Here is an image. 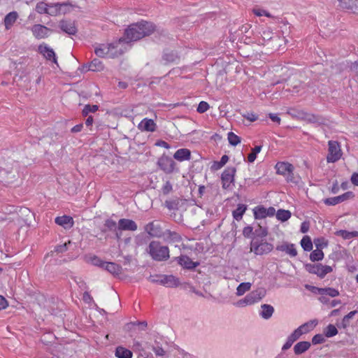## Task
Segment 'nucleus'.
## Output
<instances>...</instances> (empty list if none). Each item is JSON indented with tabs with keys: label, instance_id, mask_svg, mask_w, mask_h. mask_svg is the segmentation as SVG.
I'll return each mask as SVG.
<instances>
[{
	"label": "nucleus",
	"instance_id": "338daca9",
	"mask_svg": "<svg viewBox=\"0 0 358 358\" xmlns=\"http://www.w3.org/2000/svg\"><path fill=\"white\" fill-rule=\"evenodd\" d=\"M294 343V342L292 341V339H291L289 337H288L286 343L283 345V346L282 348V350L285 351V350L289 349Z\"/></svg>",
	"mask_w": 358,
	"mask_h": 358
},
{
	"label": "nucleus",
	"instance_id": "f8f14e48",
	"mask_svg": "<svg viewBox=\"0 0 358 358\" xmlns=\"http://www.w3.org/2000/svg\"><path fill=\"white\" fill-rule=\"evenodd\" d=\"M138 226L136 223L129 219L122 218L118 222V229L123 231H132L137 230Z\"/></svg>",
	"mask_w": 358,
	"mask_h": 358
},
{
	"label": "nucleus",
	"instance_id": "79ce46f5",
	"mask_svg": "<svg viewBox=\"0 0 358 358\" xmlns=\"http://www.w3.org/2000/svg\"><path fill=\"white\" fill-rule=\"evenodd\" d=\"M99 110V106L97 105H90L87 104L84 106V108L82 111V115L85 117L88 116L89 113H95Z\"/></svg>",
	"mask_w": 358,
	"mask_h": 358
},
{
	"label": "nucleus",
	"instance_id": "a18cd8bd",
	"mask_svg": "<svg viewBox=\"0 0 358 358\" xmlns=\"http://www.w3.org/2000/svg\"><path fill=\"white\" fill-rule=\"evenodd\" d=\"M89 262L94 266H96L101 268H103L105 266V262H103L101 259L98 257L97 256H92L90 258Z\"/></svg>",
	"mask_w": 358,
	"mask_h": 358
},
{
	"label": "nucleus",
	"instance_id": "774afa93",
	"mask_svg": "<svg viewBox=\"0 0 358 358\" xmlns=\"http://www.w3.org/2000/svg\"><path fill=\"white\" fill-rule=\"evenodd\" d=\"M269 118L273 122L277 123L278 124H280V118L278 117V114L275 113H269L268 114Z\"/></svg>",
	"mask_w": 358,
	"mask_h": 358
},
{
	"label": "nucleus",
	"instance_id": "e433bc0d",
	"mask_svg": "<svg viewBox=\"0 0 358 358\" xmlns=\"http://www.w3.org/2000/svg\"><path fill=\"white\" fill-rule=\"evenodd\" d=\"M163 59L169 63L176 62L179 60V57L177 53L173 51L164 52L163 55Z\"/></svg>",
	"mask_w": 358,
	"mask_h": 358
},
{
	"label": "nucleus",
	"instance_id": "37998d69",
	"mask_svg": "<svg viewBox=\"0 0 358 358\" xmlns=\"http://www.w3.org/2000/svg\"><path fill=\"white\" fill-rule=\"evenodd\" d=\"M261 145H256L252 150V152L248 156V161L250 163H252L257 158V155L262 150Z\"/></svg>",
	"mask_w": 358,
	"mask_h": 358
},
{
	"label": "nucleus",
	"instance_id": "864d4df0",
	"mask_svg": "<svg viewBox=\"0 0 358 358\" xmlns=\"http://www.w3.org/2000/svg\"><path fill=\"white\" fill-rule=\"evenodd\" d=\"M314 243L317 249L322 250V248H326L327 246V243L323 238L314 239Z\"/></svg>",
	"mask_w": 358,
	"mask_h": 358
},
{
	"label": "nucleus",
	"instance_id": "6e6d98bb",
	"mask_svg": "<svg viewBox=\"0 0 358 358\" xmlns=\"http://www.w3.org/2000/svg\"><path fill=\"white\" fill-rule=\"evenodd\" d=\"M301 335H303V334L301 331V329L297 328L288 337H289L294 342H295L301 337Z\"/></svg>",
	"mask_w": 358,
	"mask_h": 358
},
{
	"label": "nucleus",
	"instance_id": "dca6fc26",
	"mask_svg": "<svg viewBox=\"0 0 358 358\" xmlns=\"http://www.w3.org/2000/svg\"><path fill=\"white\" fill-rule=\"evenodd\" d=\"M178 259V263L183 268L187 269H194L199 265V262H193L188 256L181 255Z\"/></svg>",
	"mask_w": 358,
	"mask_h": 358
},
{
	"label": "nucleus",
	"instance_id": "ea45409f",
	"mask_svg": "<svg viewBox=\"0 0 358 358\" xmlns=\"http://www.w3.org/2000/svg\"><path fill=\"white\" fill-rule=\"evenodd\" d=\"M324 258V252L320 249H316L310 254V259L312 262H318Z\"/></svg>",
	"mask_w": 358,
	"mask_h": 358
},
{
	"label": "nucleus",
	"instance_id": "603ef678",
	"mask_svg": "<svg viewBox=\"0 0 358 358\" xmlns=\"http://www.w3.org/2000/svg\"><path fill=\"white\" fill-rule=\"evenodd\" d=\"M104 226L110 231H115L117 229V223L111 219L105 221Z\"/></svg>",
	"mask_w": 358,
	"mask_h": 358
},
{
	"label": "nucleus",
	"instance_id": "ddd939ff",
	"mask_svg": "<svg viewBox=\"0 0 358 358\" xmlns=\"http://www.w3.org/2000/svg\"><path fill=\"white\" fill-rule=\"evenodd\" d=\"M317 290V294L321 296L320 297V300L322 303H327V301H323L325 299V296L335 297L338 296L339 292L332 287H326V288H316Z\"/></svg>",
	"mask_w": 358,
	"mask_h": 358
},
{
	"label": "nucleus",
	"instance_id": "09e8293b",
	"mask_svg": "<svg viewBox=\"0 0 358 358\" xmlns=\"http://www.w3.org/2000/svg\"><path fill=\"white\" fill-rule=\"evenodd\" d=\"M258 229H256L254 231V235L256 237L259 238H264L266 237L268 234V230L265 227H262V226L259 225Z\"/></svg>",
	"mask_w": 358,
	"mask_h": 358
},
{
	"label": "nucleus",
	"instance_id": "6ab92c4d",
	"mask_svg": "<svg viewBox=\"0 0 358 358\" xmlns=\"http://www.w3.org/2000/svg\"><path fill=\"white\" fill-rule=\"evenodd\" d=\"M115 48L113 43L101 44L94 50L95 54L99 57H104L110 54V50Z\"/></svg>",
	"mask_w": 358,
	"mask_h": 358
},
{
	"label": "nucleus",
	"instance_id": "58836bf2",
	"mask_svg": "<svg viewBox=\"0 0 358 358\" xmlns=\"http://www.w3.org/2000/svg\"><path fill=\"white\" fill-rule=\"evenodd\" d=\"M301 245L305 251H310L313 249V243L308 236H305L301 241Z\"/></svg>",
	"mask_w": 358,
	"mask_h": 358
},
{
	"label": "nucleus",
	"instance_id": "e2e57ef3",
	"mask_svg": "<svg viewBox=\"0 0 358 358\" xmlns=\"http://www.w3.org/2000/svg\"><path fill=\"white\" fill-rule=\"evenodd\" d=\"M262 311L261 313H273L274 308L268 304H264L262 306Z\"/></svg>",
	"mask_w": 358,
	"mask_h": 358
},
{
	"label": "nucleus",
	"instance_id": "4d7b16f0",
	"mask_svg": "<svg viewBox=\"0 0 358 358\" xmlns=\"http://www.w3.org/2000/svg\"><path fill=\"white\" fill-rule=\"evenodd\" d=\"M172 184L170 181H166L162 188L164 194H168L172 191Z\"/></svg>",
	"mask_w": 358,
	"mask_h": 358
},
{
	"label": "nucleus",
	"instance_id": "de8ad7c7",
	"mask_svg": "<svg viewBox=\"0 0 358 358\" xmlns=\"http://www.w3.org/2000/svg\"><path fill=\"white\" fill-rule=\"evenodd\" d=\"M325 336L323 334H315L312 338V343L313 345H318V344H322L326 341Z\"/></svg>",
	"mask_w": 358,
	"mask_h": 358
},
{
	"label": "nucleus",
	"instance_id": "9b49d317",
	"mask_svg": "<svg viewBox=\"0 0 358 358\" xmlns=\"http://www.w3.org/2000/svg\"><path fill=\"white\" fill-rule=\"evenodd\" d=\"M160 238H162L164 241L168 243H179L182 241V237L178 233L171 231L169 229L162 231Z\"/></svg>",
	"mask_w": 358,
	"mask_h": 358
},
{
	"label": "nucleus",
	"instance_id": "0e129e2a",
	"mask_svg": "<svg viewBox=\"0 0 358 358\" xmlns=\"http://www.w3.org/2000/svg\"><path fill=\"white\" fill-rule=\"evenodd\" d=\"M354 315H345L342 320V326L345 328L349 325L350 320L352 318Z\"/></svg>",
	"mask_w": 358,
	"mask_h": 358
},
{
	"label": "nucleus",
	"instance_id": "a211bd4d",
	"mask_svg": "<svg viewBox=\"0 0 358 358\" xmlns=\"http://www.w3.org/2000/svg\"><path fill=\"white\" fill-rule=\"evenodd\" d=\"M276 250L278 251L285 252L292 257L297 255L296 249L295 248V245L293 243H285L283 244L278 245L276 246Z\"/></svg>",
	"mask_w": 358,
	"mask_h": 358
},
{
	"label": "nucleus",
	"instance_id": "69168bd1",
	"mask_svg": "<svg viewBox=\"0 0 358 358\" xmlns=\"http://www.w3.org/2000/svg\"><path fill=\"white\" fill-rule=\"evenodd\" d=\"M152 350L157 356H163L165 355V351L159 346L153 347Z\"/></svg>",
	"mask_w": 358,
	"mask_h": 358
},
{
	"label": "nucleus",
	"instance_id": "f257e3e1",
	"mask_svg": "<svg viewBox=\"0 0 358 358\" xmlns=\"http://www.w3.org/2000/svg\"><path fill=\"white\" fill-rule=\"evenodd\" d=\"M155 30L152 22L141 21L130 25L124 32V40L127 42L136 41L146 36L150 35Z\"/></svg>",
	"mask_w": 358,
	"mask_h": 358
},
{
	"label": "nucleus",
	"instance_id": "1a4fd4ad",
	"mask_svg": "<svg viewBox=\"0 0 358 358\" xmlns=\"http://www.w3.org/2000/svg\"><path fill=\"white\" fill-rule=\"evenodd\" d=\"M354 194L352 192H347L341 195L327 198L324 200V203L327 206H335L342 203L346 200L353 198Z\"/></svg>",
	"mask_w": 358,
	"mask_h": 358
},
{
	"label": "nucleus",
	"instance_id": "f03ea898",
	"mask_svg": "<svg viewBox=\"0 0 358 358\" xmlns=\"http://www.w3.org/2000/svg\"><path fill=\"white\" fill-rule=\"evenodd\" d=\"M151 258L156 262H165L170 257V251L168 246L163 245L158 241H152L146 249Z\"/></svg>",
	"mask_w": 358,
	"mask_h": 358
},
{
	"label": "nucleus",
	"instance_id": "680f3d73",
	"mask_svg": "<svg viewBox=\"0 0 358 358\" xmlns=\"http://www.w3.org/2000/svg\"><path fill=\"white\" fill-rule=\"evenodd\" d=\"M243 117L250 122H255L258 119V116L254 113H247L244 114Z\"/></svg>",
	"mask_w": 358,
	"mask_h": 358
},
{
	"label": "nucleus",
	"instance_id": "72a5a7b5",
	"mask_svg": "<svg viewBox=\"0 0 358 358\" xmlns=\"http://www.w3.org/2000/svg\"><path fill=\"white\" fill-rule=\"evenodd\" d=\"M338 329L337 328L331 324H328L325 328L323 329L324 335L327 338H331L336 335L338 334Z\"/></svg>",
	"mask_w": 358,
	"mask_h": 358
},
{
	"label": "nucleus",
	"instance_id": "20e7f679",
	"mask_svg": "<svg viewBox=\"0 0 358 358\" xmlns=\"http://www.w3.org/2000/svg\"><path fill=\"white\" fill-rule=\"evenodd\" d=\"M273 248V245L263 240L259 241L254 238L250 243V251L257 255H263L269 253Z\"/></svg>",
	"mask_w": 358,
	"mask_h": 358
},
{
	"label": "nucleus",
	"instance_id": "7c9ffc66",
	"mask_svg": "<svg viewBox=\"0 0 358 358\" xmlns=\"http://www.w3.org/2000/svg\"><path fill=\"white\" fill-rule=\"evenodd\" d=\"M247 210V206L243 203H239L237 206L236 209H235L233 213V217L237 221H240L245 210Z\"/></svg>",
	"mask_w": 358,
	"mask_h": 358
},
{
	"label": "nucleus",
	"instance_id": "8fccbe9b",
	"mask_svg": "<svg viewBox=\"0 0 358 358\" xmlns=\"http://www.w3.org/2000/svg\"><path fill=\"white\" fill-rule=\"evenodd\" d=\"M294 169H291L290 171H289L286 174V176H285V180L287 182H292L294 184H297L298 180H296V178L295 177V176L294 174Z\"/></svg>",
	"mask_w": 358,
	"mask_h": 358
},
{
	"label": "nucleus",
	"instance_id": "c9c22d12",
	"mask_svg": "<svg viewBox=\"0 0 358 358\" xmlns=\"http://www.w3.org/2000/svg\"><path fill=\"white\" fill-rule=\"evenodd\" d=\"M103 69V65L102 62L99 59H94L89 64H88V70L92 71H99Z\"/></svg>",
	"mask_w": 358,
	"mask_h": 358
},
{
	"label": "nucleus",
	"instance_id": "aec40b11",
	"mask_svg": "<svg viewBox=\"0 0 358 358\" xmlns=\"http://www.w3.org/2000/svg\"><path fill=\"white\" fill-rule=\"evenodd\" d=\"M57 224L63 227L64 229H70L73 225V217L69 215L57 217L55 220Z\"/></svg>",
	"mask_w": 358,
	"mask_h": 358
},
{
	"label": "nucleus",
	"instance_id": "3c124183",
	"mask_svg": "<svg viewBox=\"0 0 358 358\" xmlns=\"http://www.w3.org/2000/svg\"><path fill=\"white\" fill-rule=\"evenodd\" d=\"M209 108V104L207 102L202 101L199 103L196 111L199 113H203L206 112Z\"/></svg>",
	"mask_w": 358,
	"mask_h": 358
},
{
	"label": "nucleus",
	"instance_id": "393cba45",
	"mask_svg": "<svg viewBox=\"0 0 358 358\" xmlns=\"http://www.w3.org/2000/svg\"><path fill=\"white\" fill-rule=\"evenodd\" d=\"M311 346L308 341H300L297 343L294 347V354L299 355L307 351Z\"/></svg>",
	"mask_w": 358,
	"mask_h": 358
},
{
	"label": "nucleus",
	"instance_id": "f3484780",
	"mask_svg": "<svg viewBox=\"0 0 358 358\" xmlns=\"http://www.w3.org/2000/svg\"><path fill=\"white\" fill-rule=\"evenodd\" d=\"M34 36L37 38H44L48 36L50 29L42 24H34L31 28Z\"/></svg>",
	"mask_w": 358,
	"mask_h": 358
},
{
	"label": "nucleus",
	"instance_id": "bf43d9fd",
	"mask_svg": "<svg viewBox=\"0 0 358 358\" xmlns=\"http://www.w3.org/2000/svg\"><path fill=\"white\" fill-rule=\"evenodd\" d=\"M136 321L130 322L124 326V330L127 332H130L134 329H136Z\"/></svg>",
	"mask_w": 358,
	"mask_h": 358
},
{
	"label": "nucleus",
	"instance_id": "c85d7f7f",
	"mask_svg": "<svg viewBox=\"0 0 358 358\" xmlns=\"http://www.w3.org/2000/svg\"><path fill=\"white\" fill-rule=\"evenodd\" d=\"M103 268L113 275L120 274L122 271L121 266L114 262H106Z\"/></svg>",
	"mask_w": 358,
	"mask_h": 358
},
{
	"label": "nucleus",
	"instance_id": "4468645a",
	"mask_svg": "<svg viewBox=\"0 0 358 358\" xmlns=\"http://www.w3.org/2000/svg\"><path fill=\"white\" fill-rule=\"evenodd\" d=\"M59 27L64 32L69 35H75L78 31L75 22L71 20L60 21Z\"/></svg>",
	"mask_w": 358,
	"mask_h": 358
},
{
	"label": "nucleus",
	"instance_id": "bb28decb",
	"mask_svg": "<svg viewBox=\"0 0 358 358\" xmlns=\"http://www.w3.org/2000/svg\"><path fill=\"white\" fill-rule=\"evenodd\" d=\"M317 324L318 320L317 319H314L303 324L298 328L301 329V331L302 332L303 334H305L312 331Z\"/></svg>",
	"mask_w": 358,
	"mask_h": 358
},
{
	"label": "nucleus",
	"instance_id": "4c0bfd02",
	"mask_svg": "<svg viewBox=\"0 0 358 358\" xmlns=\"http://www.w3.org/2000/svg\"><path fill=\"white\" fill-rule=\"evenodd\" d=\"M291 215V212L287 210L280 209L276 212V218L282 222L288 220Z\"/></svg>",
	"mask_w": 358,
	"mask_h": 358
},
{
	"label": "nucleus",
	"instance_id": "a19ab883",
	"mask_svg": "<svg viewBox=\"0 0 358 358\" xmlns=\"http://www.w3.org/2000/svg\"><path fill=\"white\" fill-rule=\"evenodd\" d=\"M251 287V283L250 282H241L236 289V294L241 296L248 291Z\"/></svg>",
	"mask_w": 358,
	"mask_h": 358
},
{
	"label": "nucleus",
	"instance_id": "412c9836",
	"mask_svg": "<svg viewBox=\"0 0 358 358\" xmlns=\"http://www.w3.org/2000/svg\"><path fill=\"white\" fill-rule=\"evenodd\" d=\"M275 168L276 169V173L283 176H286L291 169H294V167L292 164L285 162H278L275 164Z\"/></svg>",
	"mask_w": 358,
	"mask_h": 358
},
{
	"label": "nucleus",
	"instance_id": "052dcab7",
	"mask_svg": "<svg viewBox=\"0 0 358 358\" xmlns=\"http://www.w3.org/2000/svg\"><path fill=\"white\" fill-rule=\"evenodd\" d=\"M71 243V241L65 243L62 245H59L55 247V251L57 253H63L68 250L67 245Z\"/></svg>",
	"mask_w": 358,
	"mask_h": 358
},
{
	"label": "nucleus",
	"instance_id": "423d86ee",
	"mask_svg": "<svg viewBox=\"0 0 358 358\" xmlns=\"http://www.w3.org/2000/svg\"><path fill=\"white\" fill-rule=\"evenodd\" d=\"M305 269L310 273L315 274L320 278L332 271V268L330 266L322 265L321 264H305Z\"/></svg>",
	"mask_w": 358,
	"mask_h": 358
},
{
	"label": "nucleus",
	"instance_id": "13d9d810",
	"mask_svg": "<svg viewBox=\"0 0 358 358\" xmlns=\"http://www.w3.org/2000/svg\"><path fill=\"white\" fill-rule=\"evenodd\" d=\"M178 202L176 201H166L164 206L169 210H175L178 208Z\"/></svg>",
	"mask_w": 358,
	"mask_h": 358
},
{
	"label": "nucleus",
	"instance_id": "39448f33",
	"mask_svg": "<svg viewBox=\"0 0 358 358\" xmlns=\"http://www.w3.org/2000/svg\"><path fill=\"white\" fill-rule=\"evenodd\" d=\"M328 146L327 162L328 163H335L338 161L343 155L341 145L338 141H329L328 142Z\"/></svg>",
	"mask_w": 358,
	"mask_h": 358
},
{
	"label": "nucleus",
	"instance_id": "6e6552de",
	"mask_svg": "<svg viewBox=\"0 0 358 358\" xmlns=\"http://www.w3.org/2000/svg\"><path fill=\"white\" fill-rule=\"evenodd\" d=\"M158 165L166 173H171L175 169L176 163L171 157L164 156L159 159Z\"/></svg>",
	"mask_w": 358,
	"mask_h": 358
},
{
	"label": "nucleus",
	"instance_id": "5fc2aeb1",
	"mask_svg": "<svg viewBox=\"0 0 358 358\" xmlns=\"http://www.w3.org/2000/svg\"><path fill=\"white\" fill-rule=\"evenodd\" d=\"M243 235L244 237L248 238H252V236L254 235L253 227L251 226H247L244 227L243 230Z\"/></svg>",
	"mask_w": 358,
	"mask_h": 358
},
{
	"label": "nucleus",
	"instance_id": "c756f323",
	"mask_svg": "<svg viewBox=\"0 0 358 358\" xmlns=\"http://www.w3.org/2000/svg\"><path fill=\"white\" fill-rule=\"evenodd\" d=\"M83 299L86 303L89 304L91 309H94L99 313L103 311L104 313H106L103 309H100L97 306V305L94 302L93 298L87 292H84Z\"/></svg>",
	"mask_w": 358,
	"mask_h": 358
},
{
	"label": "nucleus",
	"instance_id": "0eeeda50",
	"mask_svg": "<svg viewBox=\"0 0 358 358\" xmlns=\"http://www.w3.org/2000/svg\"><path fill=\"white\" fill-rule=\"evenodd\" d=\"M236 172L235 167L229 166L224 169L221 175L222 188L228 189L231 188V185L234 182V176Z\"/></svg>",
	"mask_w": 358,
	"mask_h": 358
},
{
	"label": "nucleus",
	"instance_id": "4be33fe9",
	"mask_svg": "<svg viewBox=\"0 0 358 358\" xmlns=\"http://www.w3.org/2000/svg\"><path fill=\"white\" fill-rule=\"evenodd\" d=\"M145 230L150 236L157 238H160L162 233L159 226L155 224L153 222L147 224Z\"/></svg>",
	"mask_w": 358,
	"mask_h": 358
},
{
	"label": "nucleus",
	"instance_id": "9d476101",
	"mask_svg": "<svg viewBox=\"0 0 358 358\" xmlns=\"http://www.w3.org/2000/svg\"><path fill=\"white\" fill-rule=\"evenodd\" d=\"M38 52L48 60L57 64L56 55L51 48L46 44H41L38 46Z\"/></svg>",
	"mask_w": 358,
	"mask_h": 358
},
{
	"label": "nucleus",
	"instance_id": "5701e85b",
	"mask_svg": "<svg viewBox=\"0 0 358 358\" xmlns=\"http://www.w3.org/2000/svg\"><path fill=\"white\" fill-rule=\"evenodd\" d=\"M139 128L146 131L153 132L157 129V124L153 120L144 118L139 124Z\"/></svg>",
	"mask_w": 358,
	"mask_h": 358
},
{
	"label": "nucleus",
	"instance_id": "f704fd0d",
	"mask_svg": "<svg viewBox=\"0 0 358 358\" xmlns=\"http://www.w3.org/2000/svg\"><path fill=\"white\" fill-rule=\"evenodd\" d=\"M254 217L256 220L264 219L266 217V208L263 206H256L253 209Z\"/></svg>",
	"mask_w": 358,
	"mask_h": 358
},
{
	"label": "nucleus",
	"instance_id": "2eb2a0df",
	"mask_svg": "<svg viewBox=\"0 0 358 358\" xmlns=\"http://www.w3.org/2000/svg\"><path fill=\"white\" fill-rule=\"evenodd\" d=\"M338 6L343 10L356 12L358 10V0H338Z\"/></svg>",
	"mask_w": 358,
	"mask_h": 358
},
{
	"label": "nucleus",
	"instance_id": "c03bdc74",
	"mask_svg": "<svg viewBox=\"0 0 358 358\" xmlns=\"http://www.w3.org/2000/svg\"><path fill=\"white\" fill-rule=\"evenodd\" d=\"M227 138L229 144L234 146L241 143V138L232 131L228 133Z\"/></svg>",
	"mask_w": 358,
	"mask_h": 358
},
{
	"label": "nucleus",
	"instance_id": "cd10ccee",
	"mask_svg": "<svg viewBox=\"0 0 358 358\" xmlns=\"http://www.w3.org/2000/svg\"><path fill=\"white\" fill-rule=\"evenodd\" d=\"M259 299L260 297L258 296V294L256 292H252L248 294L244 299L239 301L238 305L243 306L245 304H252Z\"/></svg>",
	"mask_w": 358,
	"mask_h": 358
},
{
	"label": "nucleus",
	"instance_id": "473e14b6",
	"mask_svg": "<svg viewBox=\"0 0 358 358\" xmlns=\"http://www.w3.org/2000/svg\"><path fill=\"white\" fill-rule=\"evenodd\" d=\"M335 234L338 236H341L345 240H349L352 238H355L358 236V231H348L346 230H338L335 232Z\"/></svg>",
	"mask_w": 358,
	"mask_h": 358
},
{
	"label": "nucleus",
	"instance_id": "2f4dec72",
	"mask_svg": "<svg viewBox=\"0 0 358 358\" xmlns=\"http://www.w3.org/2000/svg\"><path fill=\"white\" fill-rule=\"evenodd\" d=\"M115 356L117 358H131L132 352L122 346H118L115 350Z\"/></svg>",
	"mask_w": 358,
	"mask_h": 358
},
{
	"label": "nucleus",
	"instance_id": "49530a36",
	"mask_svg": "<svg viewBox=\"0 0 358 358\" xmlns=\"http://www.w3.org/2000/svg\"><path fill=\"white\" fill-rule=\"evenodd\" d=\"M48 6L43 1L38 2L36 6V11L40 14L49 13Z\"/></svg>",
	"mask_w": 358,
	"mask_h": 358
},
{
	"label": "nucleus",
	"instance_id": "b1692460",
	"mask_svg": "<svg viewBox=\"0 0 358 358\" xmlns=\"http://www.w3.org/2000/svg\"><path fill=\"white\" fill-rule=\"evenodd\" d=\"M173 157L179 162L189 160L191 158V152L187 148H180L174 153Z\"/></svg>",
	"mask_w": 358,
	"mask_h": 358
},
{
	"label": "nucleus",
	"instance_id": "7ed1b4c3",
	"mask_svg": "<svg viewBox=\"0 0 358 358\" xmlns=\"http://www.w3.org/2000/svg\"><path fill=\"white\" fill-rule=\"evenodd\" d=\"M148 280L152 283L159 284L167 287H176L180 284L178 278L173 275H150Z\"/></svg>",
	"mask_w": 358,
	"mask_h": 358
},
{
	"label": "nucleus",
	"instance_id": "a878e982",
	"mask_svg": "<svg viewBox=\"0 0 358 358\" xmlns=\"http://www.w3.org/2000/svg\"><path fill=\"white\" fill-rule=\"evenodd\" d=\"M18 17V14L16 11H12L8 13L4 17V25L6 29H9L15 22Z\"/></svg>",
	"mask_w": 358,
	"mask_h": 358
}]
</instances>
